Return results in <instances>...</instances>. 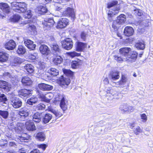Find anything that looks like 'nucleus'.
I'll list each match as a JSON object with an SVG mask.
<instances>
[{"instance_id":"34","label":"nucleus","mask_w":153,"mask_h":153,"mask_svg":"<svg viewBox=\"0 0 153 153\" xmlns=\"http://www.w3.org/2000/svg\"><path fill=\"white\" fill-rule=\"evenodd\" d=\"M43 122L46 124L48 123L50 120L53 118L52 115L49 114L47 113L45 114L44 117H42Z\"/></svg>"},{"instance_id":"11","label":"nucleus","mask_w":153,"mask_h":153,"mask_svg":"<svg viewBox=\"0 0 153 153\" xmlns=\"http://www.w3.org/2000/svg\"><path fill=\"white\" fill-rule=\"evenodd\" d=\"M69 20L65 18L61 19L58 22L56 27L57 28H63L65 27L68 24Z\"/></svg>"},{"instance_id":"39","label":"nucleus","mask_w":153,"mask_h":153,"mask_svg":"<svg viewBox=\"0 0 153 153\" xmlns=\"http://www.w3.org/2000/svg\"><path fill=\"white\" fill-rule=\"evenodd\" d=\"M56 56H57V57L54 58L53 60V62L55 65H57L62 62L63 59L60 55H57Z\"/></svg>"},{"instance_id":"17","label":"nucleus","mask_w":153,"mask_h":153,"mask_svg":"<svg viewBox=\"0 0 153 153\" xmlns=\"http://www.w3.org/2000/svg\"><path fill=\"white\" fill-rule=\"evenodd\" d=\"M25 126L26 129L28 131H33L36 129L34 123L31 121H29L26 122Z\"/></svg>"},{"instance_id":"23","label":"nucleus","mask_w":153,"mask_h":153,"mask_svg":"<svg viewBox=\"0 0 153 153\" xmlns=\"http://www.w3.org/2000/svg\"><path fill=\"white\" fill-rule=\"evenodd\" d=\"M134 33L133 28L130 26L126 27L124 30V33L126 36H132Z\"/></svg>"},{"instance_id":"20","label":"nucleus","mask_w":153,"mask_h":153,"mask_svg":"<svg viewBox=\"0 0 153 153\" xmlns=\"http://www.w3.org/2000/svg\"><path fill=\"white\" fill-rule=\"evenodd\" d=\"M24 42L25 45L30 50H34L36 47V45L34 44L33 42L30 39H25Z\"/></svg>"},{"instance_id":"28","label":"nucleus","mask_w":153,"mask_h":153,"mask_svg":"<svg viewBox=\"0 0 153 153\" xmlns=\"http://www.w3.org/2000/svg\"><path fill=\"white\" fill-rule=\"evenodd\" d=\"M8 54L4 51L0 52V62H5L8 59Z\"/></svg>"},{"instance_id":"33","label":"nucleus","mask_w":153,"mask_h":153,"mask_svg":"<svg viewBox=\"0 0 153 153\" xmlns=\"http://www.w3.org/2000/svg\"><path fill=\"white\" fill-rule=\"evenodd\" d=\"M38 101V99L36 97H31L27 99V103L30 105L36 103Z\"/></svg>"},{"instance_id":"16","label":"nucleus","mask_w":153,"mask_h":153,"mask_svg":"<svg viewBox=\"0 0 153 153\" xmlns=\"http://www.w3.org/2000/svg\"><path fill=\"white\" fill-rule=\"evenodd\" d=\"M31 94V91L29 90L25 89H22L20 90L18 93V95L20 97H28Z\"/></svg>"},{"instance_id":"58","label":"nucleus","mask_w":153,"mask_h":153,"mask_svg":"<svg viewBox=\"0 0 153 153\" xmlns=\"http://www.w3.org/2000/svg\"><path fill=\"white\" fill-rule=\"evenodd\" d=\"M0 145L2 146H7V142L6 140L2 139L0 140Z\"/></svg>"},{"instance_id":"8","label":"nucleus","mask_w":153,"mask_h":153,"mask_svg":"<svg viewBox=\"0 0 153 153\" xmlns=\"http://www.w3.org/2000/svg\"><path fill=\"white\" fill-rule=\"evenodd\" d=\"M29 115V110L26 107H23L19 110L18 117L22 119H26Z\"/></svg>"},{"instance_id":"5","label":"nucleus","mask_w":153,"mask_h":153,"mask_svg":"<svg viewBox=\"0 0 153 153\" xmlns=\"http://www.w3.org/2000/svg\"><path fill=\"white\" fill-rule=\"evenodd\" d=\"M128 84V79L125 76L123 75L120 80L116 83H113L112 85L113 86L123 88L126 86Z\"/></svg>"},{"instance_id":"59","label":"nucleus","mask_w":153,"mask_h":153,"mask_svg":"<svg viewBox=\"0 0 153 153\" xmlns=\"http://www.w3.org/2000/svg\"><path fill=\"white\" fill-rule=\"evenodd\" d=\"M38 64L39 66V68L41 69H43L46 66V64L43 62H40Z\"/></svg>"},{"instance_id":"49","label":"nucleus","mask_w":153,"mask_h":153,"mask_svg":"<svg viewBox=\"0 0 153 153\" xmlns=\"http://www.w3.org/2000/svg\"><path fill=\"white\" fill-rule=\"evenodd\" d=\"M134 11L135 15L136 16H140L143 14V11L140 10L136 9L134 10Z\"/></svg>"},{"instance_id":"24","label":"nucleus","mask_w":153,"mask_h":153,"mask_svg":"<svg viewBox=\"0 0 153 153\" xmlns=\"http://www.w3.org/2000/svg\"><path fill=\"white\" fill-rule=\"evenodd\" d=\"M55 22L53 19L52 18L46 19L42 24L45 27H52L54 23Z\"/></svg>"},{"instance_id":"13","label":"nucleus","mask_w":153,"mask_h":153,"mask_svg":"<svg viewBox=\"0 0 153 153\" xmlns=\"http://www.w3.org/2000/svg\"><path fill=\"white\" fill-rule=\"evenodd\" d=\"M58 82L60 85L63 86H68L70 82V80L68 77H64L61 76L59 79Z\"/></svg>"},{"instance_id":"46","label":"nucleus","mask_w":153,"mask_h":153,"mask_svg":"<svg viewBox=\"0 0 153 153\" xmlns=\"http://www.w3.org/2000/svg\"><path fill=\"white\" fill-rule=\"evenodd\" d=\"M80 61H73L71 63V67L73 68H76L78 67L79 65H80Z\"/></svg>"},{"instance_id":"44","label":"nucleus","mask_w":153,"mask_h":153,"mask_svg":"<svg viewBox=\"0 0 153 153\" xmlns=\"http://www.w3.org/2000/svg\"><path fill=\"white\" fill-rule=\"evenodd\" d=\"M0 116L4 119H7L9 116V113L7 111L0 110Z\"/></svg>"},{"instance_id":"26","label":"nucleus","mask_w":153,"mask_h":153,"mask_svg":"<svg viewBox=\"0 0 153 153\" xmlns=\"http://www.w3.org/2000/svg\"><path fill=\"white\" fill-rule=\"evenodd\" d=\"M48 110L49 111L53 113L55 115L56 118L55 120L63 115V114L61 112L58 110L53 108L51 107H48Z\"/></svg>"},{"instance_id":"9","label":"nucleus","mask_w":153,"mask_h":153,"mask_svg":"<svg viewBox=\"0 0 153 153\" xmlns=\"http://www.w3.org/2000/svg\"><path fill=\"white\" fill-rule=\"evenodd\" d=\"M131 49L128 47H124L121 48L119 52L122 56L125 57V59H128V57L131 51Z\"/></svg>"},{"instance_id":"21","label":"nucleus","mask_w":153,"mask_h":153,"mask_svg":"<svg viewBox=\"0 0 153 153\" xmlns=\"http://www.w3.org/2000/svg\"><path fill=\"white\" fill-rule=\"evenodd\" d=\"M39 88L43 91H50L53 89V86L44 83L39 84L38 85Z\"/></svg>"},{"instance_id":"38","label":"nucleus","mask_w":153,"mask_h":153,"mask_svg":"<svg viewBox=\"0 0 153 153\" xmlns=\"http://www.w3.org/2000/svg\"><path fill=\"white\" fill-rule=\"evenodd\" d=\"M23 62V59L19 57H15L12 62V66H15L18 64H20Z\"/></svg>"},{"instance_id":"4","label":"nucleus","mask_w":153,"mask_h":153,"mask_svg":"<svg viewBox=\"0 0 153 153\" xmlns=\"http://www.w3.org/2000/svg\"><path fill=\"white\" fill-rule=\"evenodd\" d=\"M65 97L63 94H60L56 96L55 100L56 101H60V106L63 111H65L67 108V101L65 100Z\"/></svg>"},{"instance_id":"6","label":"nucleus","mask_w":153,"mask_h":153,"mask_svg":"<svg viewBox=\"0 0 153 153\" xmlns=\"http://www.w3.org/2000/svg\"><path fill=\"white\" fill-rule=\"evenodd\" d=\"M62 47L67 50L71 49L73 47L72 40L70 38H66L61 42Z\"/></svg>"},{"instance_id":"53","label":"nucleus","mask_w":153,"mask_h":153,"mask_svg":"<svg viewBox=\"0 0 153 153\" xmlns=\"http://www.w3.org/2000/svg\"><path fill=\"white\" fill-rule=\"evenodd\" d=\"M125 57L123 56V57H121V56H117L115 55L114 56V59L115 60L117 61L118 62H120L121 61H127V59H125Z\"/></svg>"},{"instance_id":"60","label":"nucleus","mask_w":153,"mask_h":153,"mask_svg":"<svg viewBox=\"0 0 153 153\" xmlns=\"http://www.w3.org/2000/svg\"><path fill=\"white\" fill-rule=\"evenodd\" d=\"M115 21H114L112 24V27L115 30H117L118 28L119 25L120 24H118V22H117L116 24H114Z\"/></svg>"},{"instance_id":"64","label":"nucleus","mask_w":153,"mask_h":153,"mask_svg":"<svg viewBox=\"0 0 153 153\" xmlns=\"http://www.w3.org/2000/svg\"><path fill=\"white\" fill-rule=\"evenodd\" d=\"M27 152V149L25 148H22L19 149L18 152L19 153H26Z\"/></svg>"},{"instance_id":"15","label":"nucleus","mask_w":153,"mask_h":153,"mask_svg":"<svg viewBox=\"0 0 153 153\" xmlns=\"http://www.w3.org/2000/svg\"><path fill=\"white\" fill-rule=\"evenodd\" d=\"M120 109L123 111L127 112H132L134 110V108L126 104H123L120 106Z\"/></svg>"},{"instance_id":"42","label":"nucleus","mask_w":153,"mask_h":153,"mask_svg":"<svg viewBox=\"0 0 153 153\" xmlns=\"http://www.w3.org/2000/svg\"><path fill=\"white\" fill-rule=\"evenodd\" d=\"M38 10L39 13L42 14L46 13L48 10L45 6H40L38 7Z\"/></svg>"},{"instance_id":"18","label":"nucleus","mask_w":153,"mask_h":153,"mask_svg":"<svg viewBox=\"0 0 153 153\" xmlns=\"http://www.w3.org/2000/svg\"><path fill=\"white\" fill-rule=\"evenodd\" d=\"M41 53L43 55H48L50 52V51L48 47L45 45H41L39 48Z\"/></svg>"},{"instance_id":"45","label":"nucleus","mask_w":153,"mask_h":153,"mask_svg":"<svg viewBox=\"0 0 153 153\" xmlns=\"http://www.w3.org/2000/svg\"><path fill=\"white\" fill-rule=\"evenodd\" d=\"M24 13V17L26 19H30L31 17L33 15L31 10H29L26 11L25 10V11Z\"/></svg>"},{"instance_id":"47","label":"nucleus","mask_w":153,"mask_h":153,"mask_svg":"<svg viewBox=\"0 0 153 153\" xmlns=\"http://www.w3.org/2000/svg\"><path fill=\"white\" fill-rule=\"evenodd\" d=\"M29 30L32 32V34H35L36 32V27L33 25H27Z\"/></svg>"},{"instance_id":"48","label":"nucleus","mask_w":153,"mask_h":153,"mask_svg":"<svg viewBox=\"0 0 153 153\" xmlns=\"http://www.w3.org/2000/svg\"><path fill=\"white\" fill-rule=\"evenodd\" d=\"M7 100V99L5 95L4 94L0 93V102L5 103Z\"/></svg>"},{"instance_id":"57","label":"nucleus","mask_w":153,"mask_h":153,"mask_svg":"<svg viewBox=\"0 0 153 153\" xmlns=\"http://www.w3.org/2000/svg\"><path fill=\"white\" fill-rule=\"evenodd\" d=\"M40 97L42 98V100L43 101L47 103H49L50 102V99L48 98L45 95H41L40 96Z\"/></svg>"},{"instance_id":"62","label":"nucleus","mask_w":153,"mask_h":153,"mask_svg":"<svg viewBox=\"0 0 153 153\" xmlns=\"http://www.w3.org/2000/svg\"><path fill=\"white\" fill-rule=\"evenodd\" d=\"M3 75L4 77H5L7 78H11L12 77V75L8 72H5L4 74Z\"/></svg>"},{"instance_id":"12","label":"nucleus","mask_w":153,"mask_h":153,"mask_svg":"<svg viewBox=\"0 0 153 153\" xmlns=\"http://www.w3.org/2000/svg\"><path fill=\"white\" fill-rule=\"evenodd\" d=\"M51 47L52 48V53L55 56L61 55L62 53V51L59 48L58 45L56 44L51 45Z\"/></svg>"},{"instance_id":"51","label":"nucleus","mask_w":153,"mask_h":153,"mask_svg":"<svg viewBox=\"0 0 153 153\" xmlns=\"http://www.w3.org/2000/svg\"><path fill=\"white\" fill-rule=\"evenodd\" d=\"M21 16L18 15H15L13 16L12 19V21L13 22H18L20 19Z\"/></svg>"},{"instance_id":"54","label":"nucleus","mask_w":153,"mask_h":153,"mask_svg":"<svg viewBox=\"0 0 153 153\" xmlns=\"http://www.w3.org/2000/svg\"><path fill=\"white\" fill-rule=\"evenodd\" d=\"M67 54L71 58H73L75 56H78L79 54L78 53L74 51L67 53Z\"/></svg>"},{"instance_id":"2","label":"nucleus","mask_w":153,"mask_h":153,"mask_svg":"<svg viewBox=\"0 0 153 153\" xmlns=\"http://www.w3.org/2000/svg\"><path fill=\"white\" fill-rule=\"evenodd\" d=\"M11 7L13 10L16 12L23 13L27 9V4L24 2H13L11 3Z\"/></svg>"},{"instance_id":"19","label":"nucleus","mask_w":153,"mask_h":153,"mask_svg":"<svg viewBox=\"0 0 153 153\" xmlns=\"http://www.w3.org/2000/svg\"><path fill=\"white\" fill-rule=\"evenodd\" d=\"M5 48L9 50H13L16 46V44L13 40H10L4 45Z\"/></svg>"},{"instance_id":"3","label":"nucleus","mask_w":153,"mask_h":153,"mask_svg":"<svg viewBox=\"0 0 153 153\" xmlns=\"http://www.w3.org/2000/svg\"><path fill=\"white\" fill-rule=\"evenodd\" d=\"M9 102L15 108H18L21 107L22 104L21 100L13 94L10 95Z\"/></svg>"},{"instance_id":"36","label":"nucleus","mask_w":153,"mask_h":153,"mask_svg":"<svg viewBox=\"0 0 153 153\" xmlns=\"http://www.w3.org/2000/svg\"><path fill=\"white\" fill-rule=\"evenodd\" d=\"M34 67L30 64H27L24 67V69L30 74L33 72L34 71Z\"/></svg>"},{"instance_id":"41","label":"nucleus","mask_w":153,"mask_h":153,"mask_svg":"<svg viewBox=\"0 0 153 153\" xmlns=\"http://www.w3.org/2000/svg\"><path fill=\"white\" fill-rule=\"evenodd\" d=\"M36 137L38 140L44 141L45 138V135L44 133L40 132L36 134Z\"/></svg>"},{"instance_id":"50","label":"nucleus","mask_w":153,"mask_h":153,"mask_svg":"<svg viewBox=\"0 0 153 153\" xmlns=\"http://www.w3.org/2000/svg\"><path fill=\"white\" fill-rule=\"evenodd\" d=\"M63 71L64 74L67 76H72L73 75V72L69 70L64 69Z\"/></svg>"},{"instance_id":"43","label":"nucleus","mask_w":153,"mask_h":153,"mask_svg":"<svg viewBox=\"0 0 153 153\" xmlns=\"http://www.w3.org/2000/svg\"><path fill=\"white\" fill-rule=\"evenodd\" d=\"M64 6L58 3H55L54 5V9L55 10L61 12L64 8Z\"/></svg>"},{"instance_id":"29","label":"nucleus","mask_w":153,"mask_h":153,"mask_svg":"<svg viewBox=\"0 0 153 153\" xmlns=\"http://www.w3.org/2000/svg\"><path fill=\"white\" fill-rule=\"evenodd\" d=\"M0 88L4 89L6 91H8L10 90L8 83L4 81H0Z\"/></svg>"},{"instance_id":"63","label":"nucleus","mask_w":153,"mask_h":153,"mask_svg":"<svg viewBox=\"0 0 153 153\" xmlns=\"http://www.w3.org/2000/svg\"><path fill=\"white\" fill-rule=\"evenodd\" d=\"M87 34L84 32H82L81 34V39L85 41L86 39V36Z\"/></svg>"},{"instance_id":"31","label":"nucleus","mask_w":153,"mask_h":153,"mask_svg":"<svg viewBox=\"0 0 153 153\" xmlns=\"http://www.w3.org/2000/svg\"><path fill=\"white\" fill-rule=\"evenodd\" d=\"M0 8L4 13H8L10 11V8L6 3H2L0 5Z\"/></svg>"},{"instance_id":"27","label":"nucleus","mask_w":153,"mask_h":153,"mask_svg":"<svg viewBox=\"0 0 153 153\" xmlns=\"http://www.w3.org/2000/svg\"><path fill=\"white\" fill-rule=\"evenodd\" d=\"M32 82L31 78L28 76L23 77L22 79V82L25 85H30L32 84Z\"/></svg>"},{"instance_id":"35","label":"nucleus","mask_w":153,"mask_h":153,"mask_svg":"<svg viewBox=\"0 0 153 153\" xmlns=\"http://www.w3.org/2000/svg\"><path fill=\"white\" fill-rule=\"evenodd\" d=\"M86 44L85 43L81 42H78L76 47V50L78 51H81L86 47Z\"/></svg>"},{"instance_id":"1","label":"nucleus","mask_w":153,"mask_h":153,"mask_svg":"<svg viewBox=\"0 0 153 153\" xmlns=\"http://www.w3.org/2000/svg\"><path fill=\"white\" fill-rule=\"evenodd\" d=\"M118 2L114 0L108 2L107 4V7L110 9L108 13V19L111 21V18L114 15L118 13L120 10L119 6L117 5Z\"/></svg>"},{"instance_id":"22","label":"nucleus","mask_w":153,"mask_h":153,"mask_svg":"<svg viewBox=\"0 0 153 153\" xmlns=\"http://www.w3.org/2000/svg\"><path fill=\"white\" fill-rule=\"evenodd\" d=\"M43 117L42 113L36 112L32 116L33 120L37 123L40 122Z\"/></svg>"},{"instance_id":"14","label":"nucleus","mask_w":153,"mask_h":153,"mask_svg":"<svg viewBox=\"0 0 153 153\" xmlns=\"http://www.w3.org/2000/svg\"><path fill=\"white\" fill-rule=\"evenodd\" d=\"M120 78V73L117 71H112L110 74L109 78L111 81V84L112 85L113 83H116L114 81Z\"/></svg>"},{"instance_id":"32","label":"nucleus","mask_w":153,"mask_h":153,"mask_svg":"<svg viewBox=\"0 0 153 153\" xmlns=\"http://www.w3.org/2000/svg\"><path fill=\"white\" fill-rule=\"evenodd\" d=\"M26 52V49L24 46L21 45H19L16 51V52L19 55L24 54Z\"/></svg>"},{"instance_id":"56","label":"nucleus","mask_w":153,"mask_h":153,"mask_svg":"<svg viewBox=\"0 0 153 153\" xmlns=\"http://www.w3.org/2000/svg\"><path fill=\"white\" fill-rule=\"evenodd\" d=\"M45 107V105L42 103L39 104L36 106L37 110H44Z\"/></svg>"},{"instance_id":"30","label":"nucleus","mask_w":153,"mask_h":153,"mask_svg":"<svg viewBox=\"0 0 153 153\" xmlns=\"http://www.w3.org/2000/svg\"><path fill=\"white\" fill-rule=\"evenodd\" d=\"M137 53L135 51H131L128 57L127 60H131V61H134L137 58Z\"/></svg>"},{"instance_id":"10","label":"nucleus","mask_w":153,"mask_h":153,"mask_svg":"<svg viewBox=\"0 0 153 153\" xmlns=\"http://www.w3.org/2000/svg\"><path fill=\"white\" fill-rule=\"evenodd\" d=\"M62 15L65 16L71 17L73 20L75 18V15L74 9L71 7H68L63 11Z\"/></svg>"},{"instance_id":"52","label":"nucleus","mask_w":153,"mask_h":153,"mask_svg":"<svg viewBox=\"0 0 153 153\" xmlns=\"http://www.w3.org/2000/svg\"><path fill=\"white\" fill-rule=\"evenodd\" d=\"M142 129H141L139 126H137L134 129V132L137 135H138L140 133L142 132Z\"/></svg>"},{"instance_id":"7","label":"nucleus","mask_w":153,"mask_h":153,"mask_svg":"<svg viewBox=\"0 0 153 153\" xmlns=\"http://www.w3.org/2000/svg\"><path fill=\"white\" fill-rule=\"evenodd\" d=\"M120 93L113 89L108 91L106 94V97L109 100H111L114 99H118L117 96H118Z\"/></svg>"},{"instance_id":"40","label":"nucleus","mask_w":153,"mask_h":153,"mask_svg":"<svg viewBox=\"0 0 153 153\" xmlns=\"http://www.w3.org/2000/svg\"><path fill=\"white\" fill-rule=\"evenodd\" d=\"M135 46L137 48L143 50L144 49L145 45L143 41L139 42L136 43Z\"/></svg>"},{"instance_id":"55","label":"nucleus","mask_w":153,"mask_h":153,"mask_svg":"<svg viewBox=\"0 0 153 153\" xmlns=\"http://www.w3.org/2000/svg\"><path fill=\"white\" fill-rule=\"evenodd\" d=\"M30 136H29L27 137H25L22 136H19L18 139L21 142H27V140L30 137Z\"/></svg>"},{"instance_id":"61","label":"nucleus","mask_w":153,"mask_h":153,"mask_svg":"<svg viewBox=\"0 0 153 153\" xmlns=\"http://www.w3.org/2000/svg\"><path fill=\"white\" fill-rule=\"evenodd\" d=\"M141 117L142 120V121L145 122L147 120V117L146 115L145 114H143L141 115Z\"/></svg>"},{"instance_id":"25","label":"nucleus","mask_w":153,"mask_h":153,"mask_svg":"<svg viewBox=\"0 0 153 153\" xmlns=\"http://www.w3.org/2000/svg\"><path fill=\"white\" fill-rule=\"evenodd\" d=\"M126 21V16L124 14H121L117 17V19L115 21L114 24H116L117 22H118L120 25L123 24Z\"/></svg>"},{"instance_id":"37","label":"nucleus","mask_w":153,"mask_h":153,"mask_svg":"<svg viewBox=\"0 0 153 153\" xmlns=\"http://www.w3.org/2000/svg\"><path fill=\"white\" fill-rule=\"evenodd\" d=\"M48 72L52 76H56L58 75L59 71L55 68H51L48 71Z\"/></svg>"}]
</instances>
